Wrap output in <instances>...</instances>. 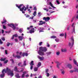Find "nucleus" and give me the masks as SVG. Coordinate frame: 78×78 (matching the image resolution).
Returning a JSON list of instances; mask_svg holds the SVG:
<instances>
[{"mask_svg":"<svg viewBox=\"0 0 78 78\" xmlns=\"http://www.w3.org/2000/svg\"><path fill=\"white\" fill-rule=\"evenodd\" d=\"M5 72V73H4ZM2 74L0 75V77L1 78H4L5 76V73H7V75L11 76H14V73H13V71L11 70L10 69L7 68L6 70H5V69H3L2 72Z\"/></svg>","mask_w":78,"mask_h":78,"instance_id":"nucleus-1","label":"nucleus"},{"mask_svg":"<svg viewBox=\"0 0 78 78\" xmlns=\"http://www.w3.org/2000/svg\"><path fill=\"white\" fill-rule=\"evenodd\" d=\"M47 51V48L46 47H41L39 48V51H38V53L40 56H44L45 54L44 52H46Z\"/></svg>","mask_w":78,"mask_h":78,"instance_id":"nucleus-2","label":"nucleus"},{"mask_svg":"<svg viewBox=\"0 0 78 78\" xmlns=\"http://www.w3.org/2000/svg\"><path fill=\"white\" fill-rule=\"evenodd\" d=\"M26 6L27 7H25V6H23L21 9H20V11H22L23 14H25V11H27V9H29V8L28 7H29V5H27Z\"/></svg>","mask_w":78,"mask_h":78,"instance_id":"nucleus-3","label":"nucleus"},{"mask_svg":"<svg viewBox=\"0 0 78 78\" xmlns=\"http://www.w3.org/2000/svg\"><path fill=\"white\" fill-rule=\"evenodd\" d=\"M71 40L73 41L72 44H71V43H69L68 45L69 46H71V47H73V44H74V38L73 37V36H72L71 37Z\"/></svg>","mask_w":78,"mask_h":78,"instance_id":"nucleus-4","label":"nucleus"},{"mask_svg":"<svg viewBox=\"0 0 78 78\" xmlns=\"http://www.w3.org/2000/svg\"><path fill=\"white\" fill-rule=\"evenodd\" d=\"M71 27H72V30H72V33H73L74 34H75V23H73L71 25Z\"/></svg>","mask_w":78,"mask_h":78,"instance_id":"nucleus-5","label":"nucleus"},{"mask_svg":"<svg viewBox=\"0 0 78 78\" xmlns=\"http://www.w3.org/2000/svg\"><path fill=\"white\" fill-rule=\"evenodd\" d=\"M8 25L9 26V27H10L12 28L13 29V30H16V26H14V24H8Z\"/></svg>","mask_w":78,"mask_h":78,"instance_id":"nucleus-6","label":"nucleus"},{"mask_svg":"<svg viewBox=\"0 0 78 78\" xmlns=\"http://www.w3.org/2000/svg\"><path fill=\"white\" fill-rule=\"evenodd\" d=\"M39 22L40 23H38V25H42L43 24H45V22L43 21L42 20H41L39 21Z\"/></svg>","mask_w":78,"mask_h":78,"instance_id":"nucleus-7","label":"nucleus"},{"mask_svg":"<svg viewBox=\"0 0 78 78\" xmlns=\"http://www.w3.org/2000/svg\"><path fill=\"white\" fill-rule=\"evenodd\" d=\"M50 19V18L49 17H44L43 18V20H45V22H48Z\"/></svg>","mask_w":78,"mask_h":78,"instance_id":"nucleus-8","label":"nucleus"},{"mask_svg":"<svg viewBox=\"0 0 78 78\" xmlns=\"http://www.w3.org/2000/svg\"><path fill=\"white\" fill-rule=\"evenodd\" d=\"M27 61L26 60L24 61L23 62V65H22L21 67H25L27 65V64L26 63Z\"/></svg>","mask_w":78,"mask_h":78,"instance_id":"nucleus-9","label":"nucleus"},{"mask_svg":"<svg viewBox=\"0 0 78 78\" xmlns=\"http://www.w3.org/2000/svg\"><path fill=\"white\" fill-rule=\"evenodd\" d=\"M23 4H20L19 6V5L16 4V7H17L18 8H19V9H20H20H22V8H21V6H23Z\"/></svg>","mask_w":78,"mask_h":78,"instance_id":"nucleus-10","label":"nucleus"},{"mask_svg":"<svg viewBox=\"0 0 78 78\" xmlns=\"http://www.w3.org/2000/svg\"><path fill=\"white\" fill-rule=\"evenodd\" d=\"M13 56L15 58H17L18 59H20V58H21V56H20V55H13Z\"/></svg>","mask_w":78,"mask_h":78,"instance_id":"nucleus-11","label":"nucleus"},{"mask_svg":"<svg viewBox=\"0 0 78 78\" xmlns=\"http://www.w3.org/2000/svg\"><path fill=\"white\" fill-rule=\"evenodd\" d=\"M18 38L19 39V41H22L24 39V37L23 36H19L18 37Z\"/></svg>","mask_w":78,"mask_h":78,"instance_id":"nucleus-12","label":"nucleus"},{"mask_svg":"<svg viewBox=\"0 0 78 78\" xmlns=\"http://www.w3.org/2000/svg\"><path fill=\"white\" fill-rule=\"evenodd\" d=\"M55 63L57 64V67L58 69H59V66L61 65V63H59L58 62H56Z\"/></svg>","mask_w":78,"mask_h":78,"instance_id":"nucleus-13","label":"nucleus"},{"mask_svg":"<svg viewBox=\"0 0 78 78\" xmlns=\"http://www.w3.org/2000/svg\"><path fill=\"white\" fill-rule=\"evenodd\" d=\"M74 72H78V69H76L75 70H70V73H73Z\"/></svg>","mask_w":78,"mask_h":78,"instance_id":"nucleus-14","label":"nucleus"},{"mask_svg":"<svg viewBox=\"0 0 78 78\" xmlns=\"http://www.w3.org/2000/svg\"><path fill=\"white\" fill-rule=\"evenodd\" d=\"M37 58H38L39 59H40V60H41V61H42V60H44V57H41L39 55L37 56Z\"/></svg>","mask_w":78,"mask_h":78,"instance_id":"nucleus-15","label":"nucleus"},{"mask_svg":"<svg viewBox=\"0 0 78 78\" xmlns=\"http://www.w3.org/2000/svg\"><path fill=\"white\" fill-rule=\"evenodd\" d=\"M67 67H68V68H69V69H71L72 68V66L71 64H68Z\"/></svg>","mask_w":78,"mask_h":78,"instance_id":"nucleus-16","label":"nucleus"},{"mask_svg":"<svg viewBox=\"0 0 78 78\" xmlns=\"http://www.w3.org/2000/svg\"><path fill=\"white\" fill-rule=\"evenodd\" d=\"M49 5H50L51 6V7H52V8H56L55 7H54L53 6V4H52V3H51V2H49Z\"/></svg>","mask_w":78,"mask_h":78,"instance_id":"nucleus-17","label":"nucleus"},{"mask_svg":"<svg viewBox=\"0 0 78 78\" xmlns=\"http://www.w3.org/2000/svg\"><path fill=\"white\" fill-rule=\"evenodd\" d=\"M73 61L74 64H75L76 65H77V67H78V63L76 62V61L75 59H73Z\"/></svg>","mask_w":78,"mask_h":78,"instance_id":"nucleus-18","label":"nucleus"},{"mask_svg":"<svg viewBox=\"0 0 78 78\" xmlns=\"http://www.w3.org/2000/svg\"><path fill=\"white\" fill-rule=\"evenodd\" d=\"M22 62H19L18 64V66H19V67H23V66H22Z\"/></svg>","mask_w":78,"mask_h":78,"instance_id":"nucleus-19","label":"nucleus"},{"mask_svg":"<svg viewBox=\"0 0 78 78\" xmlns=\"http://www.w3.org/2000/svg\"><path fill=\"white\" fill-rule=\"evenodd\" d=\"M41 62H39L38 63V65H37V67H38V68H39V67H40V66H41Z\"/></svg>","mask_w":78,"mask_h":78,"instance_id":"nucleus-20","label":"nucleus"},{"mask_svg":"<svg viewBox=\"0 0 78 78\" xmlns=\"http://www.w3.org/2000/svg\"><path fill=\"white\" fill-rule=\"evenodd\" d=\"M14 71L15 72H19L18 70L17 69V66H15V68H14Z\"/></svg>","mask_w":78,"mask_h":78,"instance_id":"nucleus-21","label":"nucleus"},{"mask_svg":"<svg viewBox=\"0 0 78 78\" xmlns=\"http://www.w3.org/2000/svg\"><path fill=\"white\" fill-rule=\"evenodd\" d=\"M24 15L25 16L26 18H28L29 17H30V16L27 14H24Z\"/></svg>","mask_w":78,"mask_h":78,"instance_id":"nucleus-22","label":"nucleus"},{"mask_svg":"<svg viewBox=\"0 0 78 78\" xmlns=\"http://www.w3.org/2000/svg\"><path fill=\"white\" fill-rule=\"evenodd\" d=\"M3 22H2V24H3V23H5L7 21L5 19H4L3 20Z\"/></svg>","mask_w":78,"mask_h":78,"instance_id":"nucleus-23","label":"nucleus"},{"mask_svg":"<svg viewBox=\"0 0 78 78\" xmlns=\"http://www.w3.org/2000/svg\"><path fill=\"white\" fill-rule=\"evenodd\" d=\"M21 70L20 71H18V72H19L20 73L23 72V71L24 70V68H21Z\"/></svg>","mask_w":78,"mask_h":78,"instance_id":"nucleus-24","label":"nucleus"},{"mask_svg":"<svg viewBox=\"0 0 78 78\" xmlns=\"http://www.w3.org/2000/svg\"><path fill=\"white\" fill-rule=\"evenodd\" d=\"M15 76L16 78H20V76H19V74H17L16 75H15Z\"/></svg>","mask_w":78,"mask_h":78,"instance_id":"nucleus-25","label":"nucleus"},{"mask_svg":"<svg viewBox=\"0 0 78 78\" xmlns=\"http://www.w3.org/2000/svg\"><path fill=\"white\" fill-rule=\"evenodd\" d=\"M6 58H4L3 59V58H1L0 59V60L1 61H5L6 60Z\"/></svg>","mask_w":78,"mask_h":78,"instance_id":"nucleus-26","label":"nucleus"},{"mask_svg":"<svg viewBox=\"0 0 78 78\" xmlns=\"http://www.w3.org/2000/svg\"><path fill=\"white\" fill-rule=\"evenodd\" d=\"M30 66H34V61H32L31 62V63L30 64Z\"/></svg>","mask_w":78,"mask_h":78,"instance_id":"nucleus-27","label":"nucleus"},{"mask_svg":"<svg viewBox=\"0 0 78 78\" xmlns=\"http://www.w3.org/2000/svg\"><path fill=\"white\" fill-rule=\"evenodd\" d=\"M27 9V11H28L29 13V14H30V13L31 12V9Z\"/></svg>","mask_w":78,"mask_h":78,"instance_id":"nucleus-28","label":"nucleus"},{"mask_svg":"<svg viewBox=\"0 0 78 78\" xmlns=\"http://www.w3.org/2000/svg\"><path fill=\"white\" fill-rule=\"evenodd\" d=\"M51 53V52H46V54L47 55V56H49V55H50Z\"/></svg>","mask_w":78,"mask_h":78,"instance_id":"nucleus-29","label":"nucleus"},{"mask_svg":"<svg viewBox=\"0 0 78 78\" xmlns=\"http://www.w3.org/2000/svg\"><path fill=\"white\" fill-rule=\"evenodd\" d=\"M38 70V67H35L34 68V72H37Z\"/></svg>","mask_w":78,"mask_h":78,"instance_id":"nucleus-30","label":"nucleus"},{"mask_svg":"<svg viewBox=\"0 0 78 78\" xmlns=\"http://www.w3.org/2000/svg\"><path fill=\"white\" fill-rule=\"evenodd\" d=\"M56 12L55 11H53L51 12H50L49 13H47V15H48V16H49V15H51V14H51V13H53V12Z\"/></svg>","mask_w":78,"mask_h":78,"instance_id":"nucleus-31","label":"nucleus"},{"mask_svg":"<svg viewBox=\"0 0 78 78\" xmlns=\"http://www.w3.org/2000/svg\"><path fill=\"white\" fill-rule=\"evenodd\" d=\"M38 17H40L41 16V15H42V13L41 12H39L38 13Z\"/></svg>","mask_w":78,"mask_h":78,"instance_id":"nucleus-32","label":"nucleus"},{"mask_svg":"<svg viewBox=\"0 0 78 78\" xmlns=\"http://www.w3.org/2000/svg\"><path fill=\"white\" fill-rule=\"evenodd\" d=\"M37 13V12L36 11H34V13L33 14V15L34 16H36V14Z\"/></svg>","mask_w":78,"mask_h":78,"instance_id":"nucleus-33","label":"nucleus"},{"mask_svg":"<svg viewBox=\"0 0 78 78\" xmlns=\"http://www.w3.org/2000/svg\"><path fill=\"white\" fill-rule=\"evenodd\" d=\"M30 33V34H32L33 33H34V30H30L29 31Z\"/></svg>","mask_w":78,"mask_h":78,"instance_id":"nucleus-34","label":"nucleus"},{"mask_svg":"<svg viewBox=\"0 0 78 78\" xmlns=\"http://www.w3.org/2000/svg\"><path fill=\"white\" fill-rule=\"evenodd\" d=\"M13 35L14 36V37H18V34H16Z\"/></svg>","mask_w":78,"mask_h":78,"instance_id":"nucleus-35","label":"nucleus"},{"mask_svg":"<svg viewBox=\"0 0 78 78\" xmlns=\"http://www.w3.org/2000/svg\"><path fill=\"white\" fill-rule=\"evenodd\" d=\"M70 26H67V31H69V30H70Z\"/></svg>","mask_w":78,"mask_h":78,"instance_id":"nucleus-36","label":"nucleus"},{"mask_svg":"<svg viewBox=\"0 0 78 78\" xmlns=\"http://www.w3.org/2000/svg\"><path fill=\"white\" fill-rule=\"evenodd\" d=\"M56 2L57 3V5H59V4H60V2L59 0H56Z\"/></svg>","mask_w":78,"mask_h":78,"instance_id":"nucleus-37","label":"nucleus"},{"mask_svg":"<svg viewBox=\"0 0 78 78\" xmlns=\"http://www.w3.org/2000/svg\"><path fill=\"white\" fill-rule=\"evenodd\" d=\"M28 72L27 71H25L23 72V74L25 75V74H27V73H28Z\"/></svg>","mask_w":78,"mask_h":78,"instance_id":"nucleus-38","label":"nucleus"},{"mask_svg":"<svg viewBox=\"0 0 78 78\" xmlns=\"http://www.w3.org/2000/svg\"><path fill=\"white\" fill-rule=\"evenodd\" d=\"M10 61H12V64H14V60L13 59L11 58L10 59Z\"/></svg>","mask_w":78,"mask_h":78,"instance_id":"nucleus-39","label":"nucleus"},{"mask_svg":"<svg viewBox=\"0 0 78 78\" xmlns=\"http://www.w3.org/2000/svg\"><path fill=\"white\" fill-rule=\"evenodd\" d=\"M47 46L48 47H50V44H49V43H48V42H47Z\"/></svg>","mask_w":78,"mask_h":78,"instance_id":"nucleus-40","label":"nucleus"},{"mask_svg":"<svg viewBox=\"0 0 78 78\" xmlns=\"http://www.w3.org/2000/svg\"><path fill=\"white\" fill-rule=\"evenodd\" d=\"M51 39H55V38H56V37L55 36H52L51 37Z\"/></svg>","mask_w":78,"mask_h":78,"instance_id":"nucleus-41","label":"nucleus"},{"mask_svg":"<svg viewBox=\"0 0 78 78\" xmlns=\"http://www.w3.org/2000/svg\"><path fill=\"white\" fill-rule=\"evenodd\" d=\"M55 41L57 42H59V39H58V38L55 39Z\"/></svg>","mask_w":78,"mask_h":78,"instance_id":"nucleus-42","label":"nucleus"},{"mask_svg":"<svg viewBox=\"0 0 78 78\" xmlns=\"http://www.w3.org/2000/svg\"><path fill=\"white\" fill-rule=\"evenodd\" d=\"M62 52H66V49H62Z\"/></svg>","mask_w":78,"mask_h":78,"instance_id":"nucleus-43","label":"nucleus"},{"mask_svg":"<svg viewBox=\"0 0 78 78\" xmlns=\"http://www.w3.org/2000/svg\"><path fill=\"white\" fill-rule=\"evenodd\" d=\"M23 29H20L19 30V32L20 33H22V32H23Z\"/></svg>","mask_w":78,"mask_h":78,"instance_id":"nucleus-44","label":"nucleus"},{"mask_svg":"<svg viewBox=\"0 0 78 78\" xmlns=\"http://www.w3.org/2000/svg\"><path fill=\"white\" fill-rule=\"evenodd\" d=\"M1 39L3 41H5V38L4 37H2L1 38Z\"/></svg>","mask_w":78,"mask_h":78,"instance_id":"nucleus-45","label":"nucleus"},{"mask_svg":"<svg viewBox=\"0 0 78 78\" xmlns=\"http://www.w3.org/2000/svg\"><path fill=\"white\" fill-rule=\"evenodd\" d=\"M43 9H44V10H45V11H46L47 12H48V9L44 8Z\"/></svg>","mask_w":78,"mask_h":78,"instance_id":"nucleus-46","label":"nucleus"},{"mask_svg":"<svg viewBox=\"0 0 78 78\" xmlns=\"http://www.w3.org/2000/svg\"><path fill=\"white\" fill-rule=\"evenodd\" d=\"M63 8H68L69 7L67 6H63Z\"/></svg>","mask_w":78,"mask_h":78,"instance_id":"nucleus-47","label":"nucleus"},{"mask_svg":"<svg viewBox=\"0 0 78 78\" xmlns=\"http://www.w3.org/2000/svg\"><path fill=\"white\" fill-rule=\"evenodd\" d=\"M11 44V43H10L8 42L7 44V47H9V45Z\"/></svg>","mask_w":78,"mask_h":78,"instance_id":"nucleus-48","label":"nucleus"},{"mask_svg":"<svg viewBox=\"0 0 78 78\" xmlns=\"http://www.w3.org/2000/svg\"><path fill=\"white\" fill-rule=\"evenodd\" d=\"M60 36H64V34H61L59 35Z\"/></svg>","mask_w":78,"mask_h":78,"instance_id":"nucleus-49","label":"nucleus"},{"mask_svg":"<svg viewBox=\"0 0 78 78\" xmlns=\"http://www.w3.org/2000/svg\"><path fill=\"white\" fill-rule=\"evenodd\" d=\"M8 62V60H6L5 61H4V64H6V63H7V62Z\"/></svg>","mask_w":78,"mask_h":78,"instance_id":"nucleus-50","label":"nucleus"},{"mask_svg":"<svg viewBox=\"0 0 78 78\" xmlns=\"http://www.w3.org/2000/svg\"><path fill=\"white\" fill-rule=\"evenodd\" d=\"M25 77V75L23 74H22L21 77L22 78H24Z\"/></svg>","mask_w":78,"mask_h":78,"instance_id":"nucleus-51","label":"nucleus"},{"mask_svg":"<svg viewBox=\"0 0 78 78\" xmlns=\"http://www.w3.org/2000/svg\"><path fill=\"white\" fill-rule=\"evenodd\" d=\"M46 75L48 77L50 76V74L48 73H46Z\"/></svg>","mask_w":78,"mask_h":78,"instance_id":"nucleus-52","label":"nucleus"},{"mask_svg":"<svg viewBox=\"0 0 78 78\" xmlns=\"http://www.w3.org/2000/svg\"><path fill=\"white\" fill-rule=\"evenodd\" d=\"M42 42H40L39 43V45H40V46H41V45H42Z\"/></svg>","mask_w":78,"mask_h":78,"instance_id":"nucleus-53","label":"nucleus"},{"mask_svg":"<svg viewBox=\"0 0 78 78\" xmlns=\"http://www.w3.org/2000/svg\"><path fill=\"white\" fill-rule=\"evenodd\" d=\"M56 54L57 55H59L60 54V52L59 51L57 52L56 53Z\"/></svg>","mask_w":78,"mask_h":78,"instance_id":"nucleus-54","label":"nucleus"},{"mask_svg":"<svg viewBox=\"0 0 78 78\" xmlns=\"http://www.w3.org/2000/svg\"><path fill=\"white\" fill-rule=\"evenodd\" d=\"M3 29H6V26H5V25H3Z\"/></svg>","mask_w":78,"mask_h":78,"instance_id":"nucleus-55","label":"nucleus"},{"mask_svg":"<svg viewBox=\"0 0 78 78\" xmlns=\"http://www.w3.org/2000/svg\"><path fill=\"white\" fill-rule=\"evenodd\" d=\"M25 55V53H23L22 55V56H23V57H24Z\"/></svg>","mask_w":78,"mask_h":78,"instance_id":"nucleus-56","label":"nucleus"},{"mask_svg":"<svg viewBox=\"0 0 78 78\" xmlns=\"http://www.w3.org/2000/svg\"><path fill=\"white\" fill-rule=\"evenodd\" d=\"M3 43V41H2V40L0 39V44H2Z\"/></svg>","mask_w":78,"mask_h":78,"instance_id":"nucleus-57","label":"nucleus"},{"mask_svg":"<svg viewBox=\"0 0 78 78\" xmlns=\"http://www.w3.org/2000/svg\"><path fill=\"white\" fill-rule=\"evenodd\" d=\"M33 9H34V10L36 11V10H37V8H36V7H34V8Z\"/></svg>","mask_w":78,"mask_h":78,"instance_id":"nucleus-58","label":"nucleus"},{"mask_svg":"<svg viewBox=\"0 0 78 78\" xmlns=\"http://www.w3.org/2000/svg\"><path fill=\"white\" fill-rule=\"evenodd\" d=\"M41 32H44V31L43 30H41L39 31V33H41Z\"/></svg>","mask_w":78,"mask_h":78,"instance_id":"nucleus-59","label":"nucleus"},{"mask_svg":"<svg viewBox=\"0 0 78 78\" xmlns=\"http://www.w3.org/2000/svg\"><path fill=\"white\" fill-rule=\"evenodd\" d=\"M42 29V28L41 27H38V30L39 31V30H41Z\"/></svg>","mask_w":78,"mask_h":78,"instance_id":"nucleus-60","label":"nucleus"},{"mask_svg":"<svg viewBox=\"0 0 78 78\" xmlns=\"http://www.w3.org/2000/svg\"><path fill=\"white\" fill-rule=\"evenodd\" d=\"M25 55L26 56H28V54L27 53H25Z\"/></svg>","mask_w":78,"mask_h":78,"instance_id":"nucleus-61","label":"nucleus"},{"mask_svg":"<svg viewBox=\"0 0 78 78\" xmlns=\"http://www.w3.org/2000/svg\"><path fill=\"white\" fill-rule=\"evenodd\" d=\"M45 72L46 73H48V69H46Z\"/></svg>","mask_w":78,"mask_h":78,"instance_id":"nucleus-62","label":"nucleus"},{"mask_svg":"<svg viewBox=\"0 0 78 78\" xmlns=\"http://www.w3.org/2000/svg\"><path fill=\"white\" fill-rule=\"evenodd\" d=\"M76 19H78V14H77L76 16Z\"/></svg>","mask_w":78,"mask_h":78,"instance_id":"nucleus-63","label":"nucleus"},{"mask_svg":"<svg viewBox=\"0 0 78 78\" xmlns=\"http://www.w3.org/2000/svg\"><path fill=\"white\" fill-rule=\"evenodd\" d=\"M33 23H36V20H33Z\"/></svg>","mask_w":78,"mask_h":78,"instance_id":"nucleus-64","label":"nucleus"}]
</instances>
